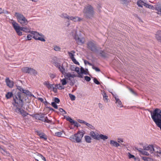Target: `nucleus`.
Returning a JSON list of instances; mask_svg holds the SVG:
<instances>
[{
  "label": "nucleus",
  "instance_id": "f257e3e1",
  "mask_svg": "<svg viewBox=\"0 0 161 161\" xmlns=\"http://www.w3.org/2000/svg\"><path fill=\"white\" fill-rule=\"evenodd\" d=\"M17 89L19 92H17L15 95L14 97H13L14 101L16 104H18L19 107H23L24 105L22 97L28 95L30 97L34 96L28 90L24 89L19 86H17Z\"/></svg>",
  "mask_w": 161,
  "mask_h": 161
},
{
  "label": "nucleus",
  "instance_id": "f03ea898",
  "mask_svg": "<svg viewBox=\"0 0 161 161\" xmlns=\"http://www.w3.org/2000/svg\"><path fill=\"white\" fill-rule=\"evenodd\" d=\"M151 113V117L157 126L161 124V110L158 108L155 109L153 111L147 109Z\"/></svg>",
  "mask_w": 161,
  "mask_h": 161
},
{
  "label": "nucleus",
  "instance_id": "7ed1b4c3",
  "mask_svg": "<svg viewBox=\"0 0 161 161\" xmlns=\"http://www.w3.org/2000/svg\"><path fill=\"white\" fill-rule=\"evenodd\" d=\"M10 23L12 24V25L17 33V34L19 36L22 35V32L20 31H22L26 33L29 32L31 33L30 30L26 27H20L19 25V24L14 20L11 19Z\"/></svg>",
  "mask_w": 161,
  "mask_h": 161
},
{
  "label": "nucleus",
  "instance_id": "20e7f679",
  "mask_svg": "<svg viewBox=\"0 0 161 161\" xmlns=\"http://www.w3.org/2000/svg\"><path fill=\"white\" fill-rule=\"evenodd\" d=\"M84 134L82 132L78 131L77 133L71 136L69 139L75 142L80 143L81 142V140Z\"/></svg>",
  "mask_w": 161,
  "mask_h": 161
},
{
  "label": "nucleus",
  "instance_id": "39448f33",
  "mask_svg": "<svg viewBox=\"0 0 161 161\" xmlns=\"http://www.w3.org/2000/svg\"><path fill=\"white\" fill-rule=\"evenodd\" d=\"M83 12L86 17L89 18L93 17L94 14V8L90 5H88L86 7H85Z\"/></svg>",
  "mask_w": 161,
  "mask_h": 161
},
{
  "label": "nucleus",
  "instance_id": "423d86ee",
  "mask_svg": "<svg viewBox=\"0 0 161 161\" xmlns=\"http://www.w3.org/2000/svg\"><path fill=\"white\" fill-rule=\"evenodd\" d=\"M14 15L16 17L18 22L19 23L22 25H26L28 23V21L27 20L22 14L16 12Z\"/></svg>",
  "mask_w": 161,
  "mask_h": 161
},
{
  "label": "nucleus",
  "instance_id": "0eeeda50",
  "mask_svg": "<svg viewBox=\"0 0 161 161\" xmlns=\"http://www.w3.org/2000/svg\"><path fill=\"white\" fill-rule=\"evenodd\" d=\"M87 47L93 53L98 51L97 47L95 41L93 40L88 41L86 43Z\"/></svg>",
  "mask_w": 161,
  "mask_h": 161
},
{
  "label": "nucleus",
  "instance_id": "6e6552de",
  "mask_svg": "<svg viewBox=\"0 0 161 161\" xmlns=\"http://www.w3.org/2000/svg\"><path fill=\"white\" fill-rule=\"evenodd\" d=\"M45 114H36L34 115V117L36 119L40 120L46 123H50V120H49L47 117H45Z\"/></svg>",
  "mask_w": 161,
  "mask_h": 161
},
{
  "label": "nucleus",
  "instance_id": "1a4fd4ad",
  "mask_svg": "<svg viewBox=\"0 0 161 161\" xmlns=\"http://www.w3.org/2000/svg\"><path fill=\"white\" fill-rule=\"evenodd\" d=\"M31 33L33 35V38L36 40H39L42 42H45L46 40L43 38L44 36L42 34H39L36 31H31Z\"/></svg>",
  "mask_w": 161,
  "mask_h": 161
},
{
  "label": "nucleus",
  "instance_id": "9d476101",
  "mask_svg": "<svg viewBox=\"0 0 161 161\" xmlns=\"http://www.w3.org/2000/svg\"><path fill=\"white\" fill-rule=\"evenodd\" d=\"M74 38L78 44H84L85 42V39L83 37L78 36L76 33L75 35Z\"/></svg>",
  "mask_w": 161,
  "mask_h": 161
},
{
  "label": "nucleus",
  "instance_id": "9b49d317",
  "mask_svg": "<svg viewBox=\"0 0 161 161\" xmlns=\"http://www.w3.org/2000/svg\"><path fill=\"white\" fill-rule=\"evenodd\" d=\"M18 104H17L16 105L17 108L15 109V111L18 113H20V114L23 117H25L27 115H28L29 114L27 113L23 109L19 108H22V107H19L18 106Z\"/></svg>",
  "mask_w": 161,
  "mask_h": 161
},
{
  "label": "nucleus",
  "instance_id": "f8f14e48",
  "mask_svg": "<svg viewBox=\"0 0 161 161\" xmlns=\"http://www.w3.org/2000/svg\"><path fill=\"white\" fill-rule=\"evenodd\" d=\"M154 152L155 153H157V155L158 156H161V149L156 145L154 146L152 150V153Z\"/></svg>",
  "mask_w": 161,
  "mask_h": 161
},
{
  "label": "nucleus",
  "instance_id": "ddd939ff",
  "mask_svg": "<svg viewBox=\"0 0 161 161\" xmlns=\"http://www.w3.org/2000/svg\"><path fill=\"white\" fill-rule=\"evenodd\" d=\"M5 82L7 85L10 88H12L14 86V82L10 80L8 78H7L5 79Z\"/></svg>",
  "mask_w": 161,
  "mask_h": 161
},
{
  "label": "nucleus",
  "instance_id": "4468645a",
  "mask_svg": "<svg viewBox=\"0 0 161 161\" xmlns=\"http://www.w3.org/2000/svg\"><path fill=\"white\" fill-rule=\"evenodd\" d=\"M154 146L153 145H149L147 146H144L143 147V149L144 150H149L151 153H152V150Z\"/></svg>",
  "mask_w": 161,
  "mask_h": 161
},
{
  "label": "nucleus",
  "instance_id": "2eb2a0df",
  "mask_svg": "<svg viewBox=\"0 0 161 161\" xmlns=\"http://www.w3.org/2000/svg\"><path fill=\"white\" fill-rule=\"evenodd\" d=\"M65 78L69 80H70V78H74L75 77H76V76L75 75L73 74H71L69 73H65Z\"/></svg>",
  "mask_w": 161,
  "mask_h": 161
},
{
  "label": "nucleus",
  "instance_id": "dca6fc26",
  "mask_svg": "<svg viewBox=\"0 0 161 161\" xmlns=\"http://www.w3.org/2000/svg\"><path fill=\"white\" fill-rule=\"evenodd\" d=\"M90 135L91 136L93 139L97 140L98 139V137L99 134L98 133H95L93 131H92L90 132Z\"/></svg>",
  "mask_w": 161,
  "mask_h": 161
},
{
  "label": "nucleus",
  "instance_id": "f3484780",
  "mask_svg": "<svg viewBox=\"0 0 161 161\" xmlns=\"http://www.w3.org/2000/svg\"><path fill=\"white\" fill-rule=\"evenodd\" d=\"M155 37L157 40L161 43V31H158L157 32Z\"/></svg>",
  "mask_w": 161,
  "mask_h": 161
},
{
  "label": "nucleus",
  "instance_id": "a211bd4d",
  "mask_svg": "<svg viewBox=\"0 0 161 161\" xmlns=\"http://www.w3.org/2000/svg\"><path fill=\"white\" fill-rule=\"evenodd\" d=\"M69 19L71 20L74 22H76L77 21H80L82 20V19L77 16L74 17L71 16L70 17Z\"/></svg>",
  "mask_w": 161,
  "mask_h": 161
},
{
  "label": "nucleus",
  "instance_id": "6ab92c4d",
  "mask_svg": "<svg viewBox=\"0 0 161 161\" xmlns=\"http://www.w3.org/2000/svg\"><path fill=\"white\" fill-rule=\"evenodd\" d=\"M99 54L103 58H106L108 57V54L105 53L104 51L100 50L99 52Z\"/></svg>",
  "mask_w": 161,
  "mask_h": 161
},
{
  "label": "nucleus",
  "instance_id": "aec40b11",
  "mask_svg": "<svg viewBox=\"0 0 161 161\" xmlns=\"http://www.w3.org/2000/svg\"><path fill=\"white\" fill-rule=\"evenodd\" d=\"M116 100V103L117 104V106L119 108H121L122 107V103L120 100L116 97H114Z\"/></svg>",
  "mask_w": 161,
  "mask_h": 161
},
{
  "label": "nucleus",
  "instance_id": "412c9836",
  "mask_svg": "<svg viewBox=\"0 0 161 161\" xmlns=\"http://www.w3.org/2000/svg\"><path fill=\"white\" fill-rule=\"evenodd\" d=\"M108 138V136L101 134L99 135L98 137V139L97 140H99L101 139L103 140V141H105Z\"/></svg>",
  "mask_w": 161,
  "mask_h": 161
},
{
  "label": "nucleus",
  "instance_id": "4be33fe9",
  "mask_svg": "<svg viewBox=\"0 0 161 161\" xmlns=\"http://www.w3.org/2000/svg\"><path fill=\"white\" fill-rule=\"evenodd\" d=\"M110 143L112 145L116 147L120 146V145L119 143H118L116 142L113 140H110Z\"/></svg>",
  "mask_w": 161,
  "mask_h": 161
},
{
  "label": "nucleus",
  "instance_id": "5701e85b",
  "mask_svg": "<svg viewBox=\"0 0 161 161\" xmlns=\"http://www.w3.org/2000/svg\"><path fill=\"white\" fill-rule=\"evenodd\" d=\"M43 84L48 89L52 88L53 87V85L50 84L48 81H45Z\"/></svg>",
  "mask_w": 161,
  "mask_h": 161
},
{
  "label": "nucleus",
  "instance_id": "b1692460",
  "mask_svg": "<svg viewBox=\"0 0 161 161\" xmlns=\"http://www.w3.org/2000/svg\"><path fill=\"white\" fill-rule=\"evenodd\" d=\"M29 74L31 75H37V72L35 69L31 68Z\"/></svg>",
  "mask_w": 161,
  "mask_h": 161
},
{
  "label": "nucleus",
  "instance_id": "393cba45",
  "mask_svg": "<svg viewBox=\"0 0 161 161\" xmlns=\"http://www.w3.org/2000/svg\"><path fill=\"white\" fill-rule=\"evenodd\" d=\"M30 68L28 67H24L22 69V71L24 73L29 74Z\"/></svg>",
  "mask_w": 161,
  "mask_h": 161
},
{
  "label": "nucleus",
  "instance_id": "a878e982",
  "mask_svg": "<svg viewBox=\"0 0 161 161\" xmlns=\"http://www.w3.org/2000/svg\"><path fill=\"white\" fill-rule=\"evenodd\" d=\"M58 69L62 74L64 75V74L65 73V70L63 66V64H62V65H60V66L58 68Z\"/></svg>",
  "mask_w": 161,
  "mask_h": 161
},
{
  "label": "nucleus",
  "instance_id": "bb28decb",
  "mask_svg": "<svg viewBox=\"0 0 161 161\" xmlns=\"http://www.w3.org/2000/svg\"><path fill=\"white\" fill-rule=\"evenodd\" d=\"M85 138L86 142L90 143L91 142V138L89 136H85Z\"/></svg>",
  "mask_w": 161,
  "mask_h": 161
},
{
  "label": "nucleus",
  "instance_id": "cd10ccee",
  "mask_svg": "<svg viewBox=\"0 0 161 161\" xmlns=\"http://www.w3.org/2000/svg\"><path fill=\"white\" fill-rule=\"evenodd\" d=\"M60 16L62 18H64L65 19H67L68 20H69L70 16H69L66 14H61Z\"/></svg>",
  "mask_w": 161,
  "mask_h": 161
},
{
  "label": "nucleus",
  "instance_id": "c85d7f7f",
  "mask_svg": "<svg viewBox=\"0 0 161 161\" xmlns=\"http://www.w3.org/2000/svg\"><path fill=\"white\" fill-rule=\"evenodd\" d=\"M13 96V94L12 92H8L5 95V97L7 99H9Z\"/></svg>",
  "mask_w": 161,
  "mask_h": 161
},
{
  "label": "nucleus",
  "instance_id": "c756f323",
  "mask_svg": "<svg viewBox=\"0 0 161 161\" xmlns=\"http://www.w3.org/2000/svg\"><path fill=\"white\" fill-rule=\"evenodd\" d=\"M86 125L87 126L88 128L89 129H90L92 130H95V128L92 125L88 123H86Z\"/></svg>",
  "mask_w": 161,
  "mask_h": 161
},
{
  "label": "nucleus",
  "instance_id": "7c9ffc66",
  "mask_svg": "<svg viewBox=\"0 0 161 161\" xmlns=\"http://www.w3.org/2000/svg\"><path fill=\"white\" fill-rule=\"evenodd\" d=\"M55 86L57 87V89L59 90L64 89L65 88L64 86H62L60 84H58L56 85Z\"/></svg>",
  "mask_w": 161,
  "mask_h": 161
},
{
  "label": "nucleus",
  "instance_id": "2f4dec72",
  "mask_svg": "<svg viewBox=\"0 0 161 161\" xmlns=\"http://www.w3.org/2000/svg\"><path fill=\"white\" fill-rule=\"evenodd\" d=\"M103 99L104 101L106 102H108V96L106 94L105 92H103Z\"/></svg>",
  "mask_w": 161,
  "mask_h": 161
},
{
  "label": "nucleus",
  "instance_id": "473e14b6",
  "mask_svg": "<svg viewBox=\"0 0 161 161\" xmlns=\"http://www.w3.org/2000/svg\"><path fill=\"white\" fill-rule=\"evenodd\" d=\"M120 3L123 4H127L130 2V0H120Z\"/></svg>",
  "mask_w": 161,
  "mask_h": 161
},
{
  "label": "nucleus",
  "instance_id": "72a5a7b5",
  "mask_svg": "<svg viewBox=\"0 0 161 161\" xmlns=\"http://www.w3.org/2000/svg\"><path fill=\"white\" fill-rule=\"evenodd\" d=\"M39 136L40 138L43 139L45 140H46L47 139L46 136L44 133H42V134H39Z\"/></svg>",
  "mask_w": 161,
  "mask_h": 161
},
{
  "label": "nucleus",
  "instance_id": "f704fd0d",
  "mask_svg": "<svg viewBox=\"0 0 161 161\" xmlns=\"http://www.w3.org/2000/svg\"><path fill=\"white\" fill-rule=\"evenodd\" d=\"M155 9L156 10L161 14V6L159 4L156 5L155 6Z\"/></svg>",
  "mask_w": 161,
  "mask_h": 161
},
{
  "label": "nucleus",
  "instance_id": "c9c22d12",
  "mask_svg": "<svg viewBox=\"0 0 161 161\" xmlns=\"http://www.w3.org/2000/svg\"><path fill=\"white\" fill-rule=\"evenodd\" d=\"M64 132L63 131L56 132L55 133V135L58 137H60Z\"/></svg>",
  "mask_w": 161,
  "mask_h": 161
},
{
  "label": "nucleus",
  "instance_id": "e433bc0d",
  "mask_svg": "<svg viewBox=\"0 0 161 161\" xmlns=\"http://www.w3.org/2000/svg\"><path fill=\"white\" fill-rule=\"evenodd\" d=\"M137 5L139 7H142V5H145L144 4V3L141 1V0H139L137 2Z\"/></svg>",
  "mask_w": 161,
  "mask_h": 161
},
{
  "label": "nucleus",
  "instance_id": "4c0bfd02",
  "mask_svg": "<svg viewBox=\"0 0 161 161\" xmlns=\"http://www.w3.org/2000/svg\"><path fill=\"white\" fill-rule=\"evenodd\" d=\"M69 96L72 101H74L75 100V95L71 94H69Z\"/></svg>",
  "mask_w": 161,
  "mask_h": 161
},
{
  "label": "nucleus",
  "instance_id": "58836bf2",
  "mask_svg": "<svg viewBox=\"0 0 161 161\" xmlns=\"http://www.w3.org/2000/svg\"><path fill=\"white\" fill-rule=\"evenodd\" d=\"M66 119L67 121H69L70 123H72L74 122V120H73L69 116H67L66 118Z\"/></svg>",
  "mask_w": 161,
  "mask_h": 161
},
{
  "label": "nucleus",
  "instance_id": "ea45409f",
  "mask_svg": "<svg viewBox=\"0 0 161 161\" xmlns=\"http://www.w3.org/2000/svg\"><path fill=\"white\" fill-rule=\"evenodd\" d=\"M61 82L63 86H64V85H65L67 83L66 79L65 78L61 80Z\"/></svg>",
  "mask_w": 161,
  "mask_h": 161
},
{
  "label": "nucleus",
  "instance_id": "a19ab883",
  "mask_svg": "<svg viewBox=\"0 0 161 161\" xmlns=\"http://www.w3.org/2000/svg\"><path fill=\"white\" fill-rule=\"evenodd\" d=\"M70 80V82L69 83V85L71 86H73L75 83V80L74 79V78H73L72 79H70V80Z\"/></svg>",
  "mask_w": 161,
  "mask_h": 161
},
{
  "label": "nucleus",
  "instance_id": "79ce46f5",
  "mask_svg": "<svg viewBox=\"0 0 161 161\" xmlns=\"http://www.w3.org/2000/svg\"><path fill=\"white\" fill-rule=\"evenodd\" d=\"M80 73H83L85 75L87 74V72H86L83 67H81L80 69Z\"/></svg>",
  "mask_w": 161,
  "mask_h": 161
},
{
  "label": "nucleus",
  "instance_id": "37998d69",
  "mask_svg": "<svg viewBox=\"0 0 161 161\" xmlns=\"http://www.w3.org/2000/svg\"><path fill=\"white\" fill-rule=\"evenodd\" d=\"M92 68L95 70L96 71L99 72L100 71V70L99 68L95 67L92 64Z\"/></svg>",
  "mask_w": 161,
  "mask_h": 161
},
{
  "label": "nucleus",
  "instance_id": "c03bdc74",
  "mask_svg": "<svg viewBox=\"0 0 161 161\" xmlns=\"http://www.w3.org/2000/svg\"><path fill=\"white\" fill-rule=\"evenodd\" d=\"M51 105L55 108L57 109L58 108V106L55 102H52L51 103Z\"/></svg>",
  "mask_w": 161,
  "mask_h": 161
},
{
  "label": "nucleus",
  "instance_id": "a18cd8bd",
  "mask_svg": "<svg viewBox=\"0 0 161 161\" xmlns=\"http://www.w3.org/2000/svg\"><path fill=\"white\" fill-rule=\"evenodd\" d=\"M54 49L56 51H60L61 48L59 46H56L54 47Z\"/></svg>",
  "mask_w": 161,
  "mask_h": 161
},
{
  "label": "nucleus",
  "instance_id": "49530a36",
  "mask_svg": "<svg viewBox=\"0 0 161 161\" xmlns=\"http://www.w3.org/2000/svg\"><path fill=\"white\" fill-rule=\"evenodd\" d=\"M56 76V75L55 74L50 73L49 74V76L52 79H54Z\"/></svg>",
  "mask_w": 161,
  "mask_h": 161
},
{
  "label": "nucleus",
  "instance_id": "de8ad7c7",
  "mask_svg": "<svg viewBox=\"0 0 161 161\" xmlns=\"http://www.w3.org/2000/svg\"><path fill=\"white\" fill-rule=\"evenodd\" d=\"M59 111L62 113V114H66V111L62 108H60Z\"/></svg>",
  "mask_w": 161,
  "mask_h": 161
},
{
  "label": "nucleus",
  "instance_id": "09e8293b",
  "mask_svg": "<svg viewBox=\"0 0 161 161\" xmlns=\"http://www.w3.org/2000/svg\"><path fill=\"white\" fill-rule=\"evenodd\" d=\"M68 53L71 59H72L74 58V55L72 53L70 52H68Z\"/></svg>",
  "mask_w": 161,
  "mask_h": 161
},
{
  "label": "nucleus",
  "instance_id": "8fccbe9b",
  "mask_svg": "<svg viewBox=\"0 0 161 161\" xmlns=\"http://www.w3.org/2000/svg\"><path fill=\"white\" fill-rule=\"evenodd\" d=\"M61 64L60 63H58L57 62H55L54 63V65L55 67L58 68L60 66Z\"/></svg>",
  "mask_w": 161,
  "mask_h": 161
},
{
  "label": "nucleus",
  "instance_id": "3c124183",
  "mask_svg": "<svg viewBox=\"0 0 161 161\" xmlns=\"http://www.w3.org/2000/svg\"><path fill=\"white\" fill-rule=\"evenodd\" d=\"M93 81L94 82L97 84V85H99L100 84V82H99V81L97 80V79L95 78H94L93 79Z\"/></svg>",
  "mask_w": 161,
  "mask_h": 161
},
{
  "label": "nucleus",
  "instance_id": "603ef678",
  "mask_svg": "<svg viewBox=\"0 0 161 161\" xmlns=\"http://www.w3.org/2000/svg\"><path fill=\"white\" fill-rule=\"evenodd\" d=\"M73 62L75 64H79V63L77 61L75 58L71 59Z\"/></svg>",
  "mask_w": 161,
  "mask_h": 161
},
{
  "label": "nucleus",
  "instance_id": "864d4df0",
  "mask_svg": "<svg viewBox=\"0 0 161 161\" xmlns=\"http://www.w3.org/2000/svg\"><path fill=\"white\" fill-rule=\"evenodd\" d=\"M85 79L87 81L89 82L91 80V79L90 77L87 76H85Z\"/></svg>",
  "mask_w": 161,
  "mask_h": 161
},
{
  "label": "nucleus",
  "instance_id": "5fc2aeb1",
  "mask_svg": "<svg viewBox=\"0 0 161 161\" xmlns=\"http://www.w3.org/2000/svg\"><path fill=\"white\" fill-rule=\"evenodd\" d=\"M60 102V100L57 97H55L54 98V102L56 103H59Z\"/></svg>",
  "mask_w": 161,
  "mask_h": 161
},
{
  "label": "nucleus",
  "instance_id": "6e6d98bb",
  "mask_svg": "<svg viewBox=\"0 0 161 161\" xmlns=\"http://www.w3.org/2000/svg\"><path fill=\"white\" fill-rule=\"evenodd\" d=\"M84 63L85 64H88L90 66L92 65V64L90 63H89L88 61H87L86 60H84Z\"/></svg>",
  "mask_w": 161,
  "mask_h": 161
},
{
  "label": "nucleus",
  "instance_id": "4d7b16f0",
  "mask_svg": "<svg viewBox=\"0 0 161 161\" xmlns=\"http://www.w3.org/2000/svg\"><path fill=\"white\" fill-rule=\"evenodd\" d=\"M78 121L79 123H83L85 125H86V122L84 121L83 120H81V119H79L78 120Z\"/></svg>",
  "mask_w": 161,
  "mask_h": 161
},
{
  "label": "nucleus",
  "instance_id": "13d9d810",
  "mask_svg": "<svg viewBox=\"0 0 161 161\" xmlns=\"http://www.w3.org/2000/svg\"><path fill=\"white\" fill-rule=\"evenodd\" d=\"M78 74V75L77 76V77H79V78H81L83 77V73H82L80 72Z\"/></svg>",
  "mask_w": 161,
  "mask_h": 161
},
{
  "label": "nucleus",
  "instance_id": "bf43d9fd",
  "mask_svg": "<svg viewBox=\"0 0 161 161\" xmlns=\"http://www.w3.org/2000/svg\"><path fill=\"white\" fill-rule=\"evenodd\" d=\"M142 153L147 156H148L149 155V153L147 152L144 150L142 151Z\"/></svg>",
  "mask_w": 161,
  "mask_h": 161
},
{
  "label": "nucleus",
  "instance_id": "052dcab7",
  "mask_svg": "<svg viewBox=\"0 0 161 161\" xmlns=\"http://www.w3.org/2000/svg\"><path fill=\"white\" fill-rule=\"evenodd\" d=\"M32 37V36L30 34L28 35L27 36L28 40H31V39Z\"/></svg>",
  "mask_w": 161,
  "mask_h": 161
},
{
  "label": "nucleus",
  "instance_id": "680f3d73",
  "mask_svg": "<svg viewBox=\"0 0 161 161\" xmlns=\"http://www.w3.org/2000/svg\"><path fill=\"white\" fill-rule=\"evenodd\" d=\"M135 149L137 150L139 152H141V153H142V151L143 150L141 148H138L137 147H135Z\"/></svg>",
  "mask_w": 161,
  "mask_h": 161
},
{
  "label": "nucleus",
  "instance_id": "e2e57ef3",
  "mask_svg": "<svg viewBox=\"0 0 161 161\" xmlns=\"http://www.w3.org/2000/svg\"><path fill=\"white\" fill-rule=\"evenodd\" d=\"M129 157L130 158H134V159H135V156L133 155H132L131 154H130V153H129Z\"/></svg>",
  "mask_w": 161,
  "mask_h": 161
},
{
  "label": "nucleus",
  "instance_id": "0e129e2a",
  "mask_svg": "<svg viewBox=\"0 0 161 161\" xmlns=\"http://www.w3.org/2000/svg\"><path fill=\"white\" fill-rule=\"evenodd\" d=\"M75 71L78 74L80 72V71L79 68L78 67H76L75 69Z\"/></svg>",
  "mask_w": 161,
  "mask_h": 161
},
{
  "label": "nucleus",
  "instance_id": "69168bd1",
  "mask_svg": "<svg viewBox=\"0 0 161 161\" xmlns=\"http://www.w3.org/2000/svg\"><path fill=\"white\" fill-rule=\"evenodd\" d=\"M129 90L130 91V92H131L134 95L136 94V93L132 89L129 88Z\"/></svg>",
  "mask_w": 161,
  "mask_h": 161
},
{
  "label": "nucleus",
  "instance_id": "338daca9",
  "mask_svg": "<svg viewBox=\"0 0 161 161\" xmlns=\"http://www.w3.org/2000/svg\"><path fill=\"white\" fill-rule=\"evenodd\" d=\"M3 14H8L9 13V12L7 10H3Z\"/></svg>",
  "mask_w": 161,
  "mask_h": 161
},
{
  "label": "nucleus",
  "instance_id": "774afa93",
  "mask_svg": "<svg viewBox=\"0 0 161 161\" xmlns=\"http://www.w3.org/2000/svg\"><path fill=\"white\" fill-rule=\"evenodd\" d=\"M142 159L145 161H147V160L149 159V158L148 157H142Z\"/></svg>",
  "mask_w": 161,
  "mask_h": 161
}]
</instances>
